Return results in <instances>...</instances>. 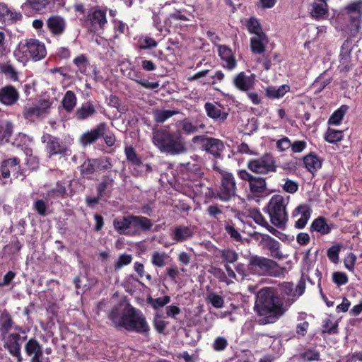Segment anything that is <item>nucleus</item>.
<instances>
[{"mask_svg": "<svg viewBox=\"0 0 362 362\" xmlns=\"http://www.w3.org/2000/svg\"><path fill=\"white\" fill-rule=\"evenodd\" d=\"M339 69L341 72H348L352 68L351 58L349 54H340Z\"/></svg>", "mask_w": 362, "mask_h": 362, "instance_id": "69168bd1", "label": "nucleus"}, {"mask_svg": "<svg viewBox=\"0 0 362 362\" xmlns=\"http://www.w3.org/2000/svg\"><path fill=\"white\" fill-rule=\"evenodd\" d=\"M236 192L237 185L233 174L229 172L222 173V176L220 178V185L215 198L227 202L236 196Z\"/></svg>", "mask_w": 362, "mask_h": 362, "instance_id": "9d476101", "label": "nucleus"}, {"mask_svg": "<svg viewBox=\"0 0 362 362\" xmlns=\"http://www.w3.org/2000/svg\"><path fill=\"white\" fill-rule=\"evenodd\" d=\"M14 325L11 315L4 310L0 315V336L9 333Z\"/></svg>", "mask_w": 362, "mask_h": 362, "instance_id": "e433bc0d", "label": "nucleus"}, {"mask_svg": "<svg viewBox=\"0 0 362 362\" xmlns=\"http://www.w3.org/2000/svg\"><path fill=\"white\" fill-rule=\"evenodd\" d=\"M132 256L129 254H122L119 256L117 262L115 263L114 267L115 270L121 269L124 266H127L132 262Z\"/></svg>", "mask_w": 362, "mask_h": 362, "instance_id": "774afa93", "label": "nucleus"}, {"mask_svg": "<svg viewBox=\"0 0 362 362\" xmlns=\"http://www.w3.org/2000/svg\"><path fill=\"white\" fill-rule=\"evenodd\" d=\"M322 334H335L338 333V322H333L330 318H326L323 320Z\"/></svg>", "mask_w": 362, "mask_h": 362, "instance_id": "4d7b16f0", "label": "nucleus"}, {"mask_svg": "<svg viewBox=\"0 0 362 362\" xmlns=\"http://www.w3.org/2000/svg\"><path fill=\"white\" fill-rule=\"evenodd\" d=\"M261 239L259 245L263 249H267L270 252V255L278 259L283 258L282 252L280 251V243L278 240L269 235L268 234H259Z\"/></svg>", "mask_w": 362, "mask_h": 362, "instance_id": "6ab92c4d", "label": "nucleus"}, {"mask_svg": "<svg viewBox=\"0 0 362 362\" xmlns=\"http://www.w3.org/2000/svg\"><path fill=\"white\" fill-rule=\"evenodd\" d=\"M255 304L257 313L263 316V324H272L279 320L287 311L288 306L272 288H264L257 293Z\"/></svg>", "mask_w": 362, "mask_h": 362, "instance_id": "f257e3e1", "label": "nucleus"}, {"mask_svg": "<svg viewBox=\"0 0 362 362\" xmlns=\"http://www.w3.org/2000/svg\"><path fill=\"white\" fill-rule=\"evenodd\" d=\"M193 234V230L190 226L177 225L174 227L170 236L175 242L182 243L192 238Z\"/></svg>", "mask_w": 362, "mask_h": 362, "instance_id": "bb28decb", "label": "nucleus"}, {"mask_svg": "<svg viewBox=\"0 0 362 362\" xmlns=\"http://www.w3.org/2000/svg\"><path fill=\"white\" fill-rule=\"evenodd\" d=\"M14 54L23 59H30L33 62H37L46 57L47 49L43 42L30 38L27 39L25 44H21L18 49L14 52Z\"/></svg>", "mask_w": 362, "mask_h": 362, "instance_id": "0eeeda50", "label": "nucleus"}, {"mask_svg": "<svg viewBox=\"0 0 362 362\" xmlns=\"http://www.w3.org/2000/svg\"><path fill=\"white\" fill-rule=\"evenodd\" d=\"M334 228L335 225L334 223L329 224L327 218L320 216L312 221L309 230L313 236L315 233L317 235L324 236L329 234Z\"/></svg>", "mask_w": 362, "mask_h": 362, "instance_id": "aec40b11", "label": "nucleus"}, {"mask_svg": "<svg viewBox=\"0 0 362 362\" xmlns=\"http://www.w3.org/2000/svg\"><path fill=\"white\" fill-rule=\"evenodd\" d=\"M13 133V125L10 122H0V144L8 141Z\"/></svg>", "mask_w": 362, "mask_h": 362, "instance_id": "8fccbe9b", "label": "nucleus"}, {"mask_svg": "<svg viewBox=\"0 0 362 362\" xmlns=\"http://www.w3.org/2000/svg\"><path fill=\"white\" fill-rule=\"evenodd\" d=\"M341 250L340 244H336L330 247L327 251L328 259L334 264L339 262V255Z\"/></svg>", "mask_w": 362, "mask_h": 362, "instance_id": "052dcab7", "label": "nucleus"}, {"mask_svg": "<svg viewBox=\"0 0 362 362\" xmlns=\"http://www.w3.org/2000/svg\"><path fill=\"white\" fill-rule=\"evenodd\" d=\"M115 183L111 175H104L101 181L97 185L96 190L99 197H104L107 193H110Z\"/></svg>", "mask_w": 362, "mask_h": 362, "instance_id": "72a5a7b5", "label": "nucleus"}, {"mask_svg": "<svg viewBox=\"0 0 362 362\" xmlns=\"http://www.w3.org/2000/svg\"><path fill=\"white\" fill-rule=\"evenodd\" d=\"M237 174L240 179L248 182L250 192L255 197H259L266 191V178L253 175L245 169L238 170Z\"/></svg>", "mask_w": 362, "mask_h": 362, "instance_id": "ddd939ff", "label": "nucleus"}, {"mask_svg": "<svg viewBox=\"0 0 362 362\" xmlns=\"http://www.w3.org/2000/svg\"><path fill=\"white\" fill-rule=\"evenodd\" d=\"M179 113L178 110H155L153 112L154 120L157 123H163L169 118Z\"/></svg>", "mask_w": 362, "mask_h": 362, "instance_id": "c03bdc74", "label": "nucleus"}, {"mask_svg": "<svg viewBox=\"0 0 362 362\" xmlns=\"http://www.w3.org/2000/svg\"><path fill=\"white\" fill-rule=\"evenodd\" d=\"M167 255L165 252H154L151 255V263L153 266L163 267L165 265Z\"/></svg>", "mask_w": 362, "mask_h": 362, "instance_id": "e2e57ef3", "label": "nucleus"}, {"mask_svg": "<svg viewBox=\"0 0 362 362\" xmlns=\"http://www.w3.org/2000/svg\"><path fill=\"white\" fill-rule=\"evenodd\" d=\"M247 28L248 31L250 33L255 34L257 35V34H260L262 32L260 23L257 21V18L251 17L247 23Z\"/></svg>", "mask_w": 362, "mask_h": 362, "instance_id": "0e129e2a", "label": "nucleus"}, {"mask_svg": "<svg viewBox=\"0 0 362 362\" xmlns=\"http://www.w3.org/2000/svg\"><path fill=\"white\" fill-rule=\"evenodd\" d=\"M344 9L349 18L347 33L350 37H355L362 28V0L351 1Z\"/></svg>", "mask_w": 362, "mask_h": 362, "instance_id": "6e6552de", "label": "nucleus"}, {"mask_svg": "<svg viewBox=\"0 0 362 362\" xmlns=\"http://www.w3.org/2000/svg\"><path fill=\"white\" fill-rule=\"evenodd\" d=\"M170 300L171 298L169 296H165L163 297H159L157 298L148 297L147 298V303L150 304L154 309L157 310L169 303Z\"/></svg>", "mask_w": 362, "mask_h": 362, "instance_id": "6e6d98bb", "label": "nucleus"}, {"mask_svg": "<svg viewBox=\"0 0 362 362\" xmlns=\"http://www.w3.org/2000/svg\"><path fill=\"white\" fill-rule=\"evenodd\" d=\"M300 356L304 361H320V354L317 350L309 348L302 352Z\"/></svg>", "mask_w": 362, "mask_h": 362, "instance_id": "864d4df0", "label": "nucleus"}, {"mask_svg": "<svg viewBox=\"0 0 362 362\" xmlns=\"http://www.w3.org/2000/svg\"><path fill=\"white\" fill-rule=\"evenodd\" d=\"M66 194V183L63 181H57L56 186L47 192V195L53 198H64Z\"/></svg>", "mask_w": 362, "mask_h": 362, "instance_id": "09e8293b", "label": "nucleus"}, {"mask_svg": "<svg viewBox=\"0 0 362 362\" xmlns=\"http://www.w3.org/2000/svg\"><path fill=\"white\" fill-rule=\"evenodd\" d=\"M221 257L227 263H234L238 259V254L233 250L224 249L221 251Z\"/></svg>", "mask_w": 362, "mask_h": 362, "instance_id": "680f3d73", "label": "nucleus"}, {"mask_svg": "<svg viewBox=\"0 0 362 362\" xmlns=\"http://www.w3.org/2000/svg\"><path fill=\"white\" fill-rule=\"evenodd\" d=\"M106 13L107 8H102L98 6L89 10L86 18L90 23L91 30L93 31L104 30L107 23Z\"/></svg>", "mask_w": 362, "mask_h": 362, "instance_id": "4468645a", "label": "nucleus"}, {"mask_svg": "<svg viewBox=\"0 0 362 362\" xmlns=\"http://www.w3.org/2000/svg\"><path fill=\"white\" fill-rule=\"evenodd\" d=\"M125 155L127 157V160L129 162H130L132 165L139 167L142 165V161L141 158L138 156L135 149L133 147H127L125 148Z\"/></svg>", "mask_w": 362, "mask_h": 362, "instance_id": "13d9d810", "label": "nucleus"}, {"mask_svg": "<svg viewBox=\"0 0 362 362\" xmlns=\"http://www.w3.org/2000/svg\"><path fill=\"white\" fill-rule=\"evenodd\" d=\"M152 142L161 153L171 156L184 154L187 151L181 130H170L168 127L153 129Z\"/></svg>", "mask_w": 362, "mask_h": 362, "instance_id": "f03ea898", "label": "nucleus"}, {"mask_svg": "<svg viewBox=\"0 0 362 362\" xmlns=\"http://www.w3.org/2000/svg\"><path fill=\"white\" fill-rule=\"evenodd\" d=\"M186 172L185 173L186 179L190 181H198L202 179L204 172L199 164L187 163L186 165Z\"/></svg>", "mask_w": 362, "mask_h": 362, "instance_id": "4c0bfd02", "label": "nucleus"}, {"mask_svg": "<svg viewBox=\"0 0 362 362\" xmlns=\"http://www.w3.org/2000/svg\"><path fill=\"white\" fill-rule=\"evenodd\" d=\"M311 211L310 207L307 204L298 206L293 211V216H296L300 214L301 217L296 221L294 226L298 229L303 228L310 217Z\"/></svg>", "mask_w": 362, "mask_h": 362, "instance_id": "cd10ccee", "label": "nucleus"}, {"mask_svg": "<svg viewBox=\"0 0 362 362\" xmlns=\"http://www.w3.org/2000/svg\"><path fill=\"white\" fill-rule=\"evenodd\" d=\"M4 349L16 358L17 362H22L23 357L21 355V345L26 337H21L19 333H7L1 336Z\"/></svg>", "mask_w": 362, "mask_h": 362, "instance_id": "f8f14e48", "label": "nucleus"}, {"mask_svg": "<svg viewBox=\"0 0 362 362\" xmlns=\"http://www.w3.org/2000/svg\"><path fill=\"white\" fill-rule=\"evenodd\" d=\"M247 168L252 173L259 175L274 173L277 170L275 158L270 153L248 160Z\"/></svg>", "mask_w": 362, "mask_h": 362, "instance_id": "1a4fd4ad", "label": "nucleus"}, {"mask_svg": "<svg viewBox=\"0 0 362 362\" xmlns=\"http://www.w3.org/2000/svg\"><path fill=\"white\" fill-rule=\"evenodd\" d=\"M344 137L342 131L329 128L325 136V139L330 144H336L340 141Z\"/></svg>", "mask_w": 362, "mask_h": 362, "instance_id": "5fc2aeb1", "label": "nucleus"}, {"mask_svg": "<svg viewBox=\"0 0 362 362\" xmlns=\"http://www.w3.org/2000/svg\"><path fill=\"white\" fill-rule=\"evenodd\" d=\"M179 126L183 133L187 135L196 133L199 129H204L206 127L204 123L199 122L198 121L192 122L189 118L181 120Z\"/></svg>", "mask_w": 362, "mask_h": 362, "instance_id": "f704fd0d", "label": "nucleus"}, {"mask_svg": "<svg viewBox=\"0 0 362 362\" xmlns=\"http://www.w3.org/2000/svg\"><path fill=\"white\" fill-rule=\"evenodd\" d=\"M349 109L348 105H342L339 108L335 110L330 116L328 124L339 125L342 121L346 112Z\"/></svg>", "mask_w": 362, "mask_h": 362, "instance_id": "a18cd8bd", "label": "nucleus"}, {"mask_svg": "<svg viewBox=\"0 0 362 362\" xmlns=\"http://www.w3.org/2000/svg\"><path fill=\"white\" fill-rule=\"evenodd\" d=\"M290 89V86L287 84H284L279 87L269 86L265 88V95L271 100L279 99L289 92Z\"/></svg>", "mask_w": 362, "mask_h": 362, "instance_id": "c9c22d12", "label": "nucleus"}, {"mask_svg": "<svg viewBox=\"0 0 362 362\" xmlns=\"http://www.w3.org/2000/svg\"><path fill=\"white\" fill-rule=\"evenodd\" d=\"M303 162L305 168L310 172L313 176L322 168V160L315 153H310L303 158Z\"/></svg>", "mask_w": 362, "mask_h": 362, "instance_id": "c85d7f7f", "label": "nucleus"}, {"mask_svg": "<svg viewBox=\"0 0 362 362\" xmlns=\"http://www.w3.org/2000/svg\"><path fill=\"white\" fill-rule=\"evenodd\" d=\"M113 227L120 235L134 237L151 230L153 222L143 216H118L113 220Z\"/></svg>", "mask_w": 362, "mask_h": 362, "instance_id": "7ed1b4c3", "label": "nucleus"}, {"mask_svg": "<svg viewBox=\"0 0 362 362\" xmlns=\"http://www.w3.org/2000/svg\"><path fill=\"white\" fill-rule=\"evenodd\" d=\"M122 328L128 332L148 334L150 327L141 311L134 307H129L122 313Z\"/></svg>", "mask_w": 362, "mask_h": 362, "instance_id": "423d86ee", "label": "nucleus"}, {"mask_svg": "<svg viewBox=\"0 0 362 362\" xmlns=\"http://www.w3.org/2000/svg\"><path fill=\"white\" fill-rule=\"evenodd\" d=\"M31 8L36 11H41L50 3V0H26Z\"/></svg>", "mask_w": 362, "mask_h": 362, "instance_id": "338daca9", "label": "nucleus"}, {"mask_svg": "<svg viewBox=\"0 0 362 362\" xmlns=\"http://www.w3.org/2000/svg\"><path fill=\"white\" fill-rule=\"evenodd\" d=\"M233 83L239 90L247 93L254 87L255 75L247 76L245 72L241 71L234 76Z\"/></svg>", "mask_w": 362, "mask_h": 362, "instance_id": "5701e85b", "label": "nucleus"}, {"mask_svg": "<svg viewBox=\"0 0 362 362\" xmlns=\"http://www.w3.org/2000/svg\"><path fill=\"white\" fill-rule=\"evenodd\" d=\"M158 42L153 37L145 35L140 37L137 40L136 48L138 49H149L156 47Z\"/></svg>", "mask_w": 362, "mask_h": 362, "instance_id": "de8ad7c7", "label": "nucleus"}, {"mask_svg": "<svg viewBox=\"0 0 362 362\" xmlns=\"http://www.w3.org/2000/svg\"><path fill=\"white\" fill-rule=\"evenodd\" d=\"M25 352L30 358V362H43V348L35 338H30L25 344Z\"/></svg>", "mask_w": 362, "mask_h": 362, "instance_id": "a211bd4d", "label": "nucleus"}, {"mask_svg": "<svg viewBox=\"0 0 362 362\" xmlns=\"http://www.w3.org/2000/svg\"><path fill=\"white\" fill-rule=\"evenodd\" d=\"M204 109L209 117L219 123L224 122L228 117V112L221 105L207 102L204 104Z\"/></svg>", "mask_w": 362, "mask_h": 362, "instance_id": "b1692460", "label": "nucleus"}, {"mask_svg": "<svg viewBox=\"0 0 362 362\" xmlns=\"http://www.w3.org/2000/svg\"><path fill=\"white\" fill-rule=\"evenodd\" d=\"M20 163L21 160L17 157L4 160L0 165V179H8L11 174L15 178L24 177Z\"/></svg>", "mask_w": 362, "mask_h": 362, "instance_id": "2eb2a0df", "label": "nucleus"}, {"mask_svg": "<svg viewBox=\"0 0 362 362\" xmlns=\"http://www.w3.org/2000/svg\"><path fill=\"white\" fill-rule=\"evenodd\" d=\"M289 197L274 194L269 199L264 211L268 214L271 223L276 227L283 228L288 222L286 206Z\"/></svg>", "mask_w": 362, "mask_h": 362, "instance_id": "20e7f679", "label": "nucleus"}, {"mask_svg": "<svg viewBox=\"0 0 362 362\" xmlns=\"http://www.w3.org/2000/svg\"><path fill=\"white\" fill-rule=\"evenodd\" d=\"M107 129L105 122L99 123L95 128L90 131L84 132L80 137V143L86 146L94 144L98 139L101 138L103 133Z\"/></svg>", "mask_w": 362, "mask_h": 362, "instance_id": "412c9836", "label": "nucleus"}, {"mask_svg": "<svg viewBox=\"0 0 362 362\" xmlns=\"http://www.w3.org/2000/svg\"><path fill=\"white\" fill-rule=\"evenodd\" d=\"M96 171H104L112 168V160L109 157H100L93 158Z\"/></svg>", "mask_w": 362, "mask_h": 362, "instance_id": "603ef678", "label": "nucleus"}, {"mask_svg": "<svg viewBox=\"0 0 362 362\" xmlns=\"http://www.w3.org/2000/svg\"><path fill=\"white\" fill-rule=\"evenodd\" d=\"M74 64L77 67L78 71L85 76L88 75V67L90 66V62L87 57L81 54L76 57L73 60Z\"/></svg>", "mask_w": 362, "mask_h": 362, "instance_id": "37998d69", "label": "nucleus"}, {"mask_svg": "<svg viewBox=\"0 0 362 362\" xmlns=\"http://www.w3.org/2000/svg\"><path fill=\"white\" fill-rule=\"evenodd\" d=\"M22 14L8 8L4 3H0V22L13 24L22 18Z\"/></svg>", "mask_w": 362, "mask_h": 362, "instance_id": "a878e982", "label": "nucleus"}, {"mask_svg": "<svg viewBox=\"0 0 362 362\" xmlns=\"http://www.w3.org/2000/svg\"><path fill=\"white\" fill-rule=\"evenodd\" d=\"M41 141L45 144V151L48 156L64 155L67 151L66 144L59 139L49 134H44Z\"/></svg>", "mask_w": 362, "mask_h": 362, "instance_id": "dca6fc26", "label": "nucleus"}, {"mask_svg": "<svg viewBox=\"0 0 362 362\" xmlns=\"http://www.w3.org/2000/svg\"><path fill=\"white\" fill-rule=\"evenodd\" d=\"M93 158L86 159L83 163L79 167L80 173L83 177L89 178L95 171V167L93 162Z\"/></svg>", "mask_w": 362, "mask_h": 362, "instance_id": "3c124183", "label": "nucleus"}, {"mask_svg": "<svg viewBox=\"0 0 362 362\" xmlns=\"http://www.w3.org/2000/svg\"><path fill=\"white\" fill-rule=\"evenodd\" d=\"M279 290L282 295L291 297L285 300V303L289 307L298 298V295L294 293V285L292 282H284L279 285Z\"/></svg>", "mask_w": 362, "mask_h": 362, "instance_id": "ea45409f", "label": "nucleus"}, {"mask_svg": "<svg viewBox=\"0 0 362 362\" xmlns=\"http://www.w3.org/2000/svg\"><path fill=\"white\" fill-rule=\"evenodd\" d=\"M268 39L265 33H261L250 39V48L254 54H262L265 51V45Z\"/></svg>", "mask_w": 362, "mask_h": 362, "instance_id": "473e14b6", "label": "nucleus"}, {"mask_svg": "<svg viewBox=\"0 0 362 362\" xmlns=\"http://www.w3.org/2000/svg\"><path fill=\"white\" fill-rule=\"evenodd\" d=\"M97 112L95 106L91 101H87L81 104L75 112V117L78 120H85Z\"/></svg>", "mask_w": 362, "mask_h": 362, "instance_id": "2f4dec72", "label": "nucleus"}, {"mask_svg": "<svg viewBox=\"0 0 362 362\" xmlns=\"http://www.w3.org/2000/svg\"><path fill=\"white\" fill-rule=\"evenodd\" d=\"M46 24L49 31L54 37L62 35L66 28V23L64 18L57 15L50 16L47 20Z\"/></svg>", "mask_w": 362, "mask_h": 362, "instance_id": "4be33fe9", "label": "nucleus"}, {"mask_svg": "<svg viewBox=\"0 0 362 362\" xmlns=\"http://www.w3.org/2000/svg\"><path fill=\"white\" fill-rule=\"evenodd\" d=\"M0 72L13 82L18 81V73L10 62L0 64Z\"/></svg>", "mask_w": 362, "mask_h": 362, "instance_id": "a19ab883", "label": "nucleus"}, {"mask_svg": "<svg viewBox=\"0 0 362 362\" xmlns=\"http://www.w3.org/2000/svg\"><path fill=\"white\" fill-rule=\"evenodd\" d=\"M218 55L226 62L223 67L229 71L233 70L237 66V61L233 54L232 50L226 45L218 47Z\"/></svg>", "mask_w": 362, "mask_h": 362, "instance_id": "c756f323", "label": "nucleus"}, {"mask_svg": "<svg viewBox=\"0 0 362 362\" xmlns=\"http://www.w3.org/2000/svg\"><path fill=\"white\" fill-rule=\"evenodd\" d=\"M95 0H74V11L80 14H84L87 8L91 6Z\"/></svg>", "mask_w": 362, "mask_h": 362, "instance_id": "bf43d9fd", "label": "nucleus"}, {"mask_svg": "<svg viewBox=\"0 0 362 362\" xmlns=\"http://www.w3.org/2000/svg\"><path fill=\"white\" fill-rule=\"evenodd\" d=\"M247 267L250 272L259 276L279 277L285 272V268L274 260L258 255L250 257Z\"/></svg>", "mask_w": 362, "mask_h": 362, "instance_id": "39448f33", "label": "nucleus"}, {"mask_svg": "<svg viewBox=\"0 0 362 362\" xmlns=\"http://www.w3.org/2000/svg\"><path fill=\"white\" fill-rule=\"evenodd\" d=\"M248 216L253 219V221L259 226L265 227L270 233L275 235L276 230L269 225L265 218L263 216L260 211L256 208L249 210Z\"/></svg>", "mask_w": 362, "mask_h": 362, "instance_id": "58836bf2", "label": "nucleus"}, {"mask_svg": "<svg viewBox=\"0 0 362 362\" xmlns=\"http://www.w3.org/2000/svg\"><path fill=\"white\" fill-rule=\"evenodd\" d=\"M77 98L76 94L72 90H68L62 99V104L64 109L67 112H71L76 105Z\"/></svg>", "mask_w": 362, "mask_h": 362, "instance_id": "79ce46f5", "label": "nucleus"}, {"mask_svg": "<svg viewBox=\"0 0 362 362\" xmlns=\"http://www.w3.org/2000/svg\"><path fill=\"white\" fill-rule=\"evenodd\" d=\"M328 0H313L310 4L309 13L315 21H324L329 18Z\"/></svg>", "mask_w": 362, "mask_h": 362, "instance_id": "f3484780", "label": "nucleus"}, {"mask_svg": "<svg viewBox=\"0 0 362 362\" xmlns=\"http://www.w3.org/2000/svg\"><path fill=\"white\" fill-rule=\"evenodd\" d=\"M49 107L50 103L49 101L45 103V106L44 107L39 106L25 107L23 111V115L25 119L30 122H34L35 119L45 114L47 112V109H49Z\"/></svg>", "mask_w": 362, "mask_h": 362, "instance_id": "7c9ffc66", "label": "nucleus"}, {"mask_svg": "<svg viewBox=\"0 0 362 362\" xmlns=\"http://www.w3.org/2000/svg\"><path fill=\"white\" fill-rule=\"evenodd\" d=\"M19 99L18 90L12 85H7L0 88V103L5 105H12Z\"/></svg>", "mask_w": 362, "mask_h": 362, "instance_id": "393cba45", "label": "nucleus"}, {"mask_svg": "<svg viewBox=\"0 0 362 362\" xmlns=\"http://www.w3.org/2000/svg\"><path fill=\"white\" fill-rule=\"evenodd\" d=\"M107 317L111 320L112 325L117 329L122 328V315H120V310L117 306L113 307L109 312Z\"/></svg>", "mask_w": 362, "mask_h": 362, "instance_id": "49530a36", "label": "nucleus"}, {"mask_svg": "<svg viewBox=\"0 0 362 362\" xmlns=\"http://www.w3.org/2000/svg\"><path fill=\"white\" fill-rule=\"evenodd\" d=\"M192 141L199 145L202 150L213 155L214 158L221 157V153L224 149V144L221 140L205 135H199L194 136Z\"/></svg>", "mask_w": 362, "mask_h": 362, "instance_id": "9b49d317", "label": "nucleus"}]
</instances>
